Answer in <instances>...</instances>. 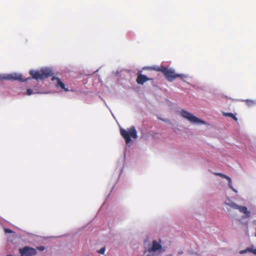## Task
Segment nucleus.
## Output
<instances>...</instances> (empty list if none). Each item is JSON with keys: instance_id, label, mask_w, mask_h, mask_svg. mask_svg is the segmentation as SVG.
Segmentation results:
<instances>
[{"instance_id": "f257e3e1", "label": "nucleus", "mask_w": 256, "mask_h": 256, "mask_svg": "<svg viewBox=\"0 0 256 256\" xmlns=\"http://www.w3.org/2000/svg\"><path fill=\"white\" fill-rule=\"evenodd\" d=\"M148 69L154 70L157 72H161L164 75L166 79L169 82H172L177 78H186L184 74H176L174 70L168 68L163 66L161 67H152L148 68Z\"/></svg>"}, {"instance_id": "f03ea898", "label": "nucleus", "mask_w": 256, "mask_h": 256, "mask_svg": "<svg viewBox=\"0 0 256 256\" xmlns=\"http://www.w3.org/2000/svg\"><path fill=\"white\" fill-rule=\"evenodd\" d=\"M164 251L165 248L162 246L160 240H154L144 252H148L146 256H160Z\"/></svg>"}, {"instance_id": "7ed1b4c3", "label": "nucleus", "mask_w": 256, "mask_h": 256, "mask_svg": "<svg viewBox=\"0 0 256 256\" xmlns=\"http://www.w3.org/2000/svg\"><path fill=\"white\" fill-rule=\"evenodd\" d=\"M30 74L34 79L42 80L52 76L53 72L49 68H42L39 70H30Z\"/></svg>"}, {"instance_id": "20e7f679", "label": "nucleus", "mask_w": 256, "mask_h": 256, "mask_svg": "<svg viewBox=\"0 0 256 256\" xmlns=\"http://www.w3.org/2000/svg\"><path fill=\"white\" fill-rule=\"evenodd\" d=\"M120 132L122 138L124 139L126 145H128L131 142V138L134 139L138 138L137 132L134 126H130L127 130L120 128Z\"/></svg>"}, {"instance_id": "39448f33", "label": "nucleus", "mask_w": 256, "mask_h": 256, "mask_svg": "<svg viewBox=\"0 0 256 256\" xmlns=\"http://www.w3.org/2000/svg\"><path fill=\"white\" fill-rule=\"evenodd\" d=\"M224 204L233 209L238 210L240 212L244 214L245 218H248L250 217V212L248 210L246 206L238 205L236 203L230 200V199L226 200L224 202Z\"/></svg>"}, {"instance_id": "423d86ee", "label": "nucleus", "mask_w": 256, "mask_h": 256, "mask_svg": "<svg viewBox=\"0 0 256 256\" xmlns=\"http://www.w3.org/2000/svg\"><path fill=\"white\" fill-rule=\"evenodd\" d=\"M182 117L188 120L190 122L194 124H203L206 122L197 117L194 116L192 113H180Z\"/></svg>"}, {"instance_id": "0eeeda50", "label": "nucleus", "mask_w": 256, "mask_h": 256, "mask_svg": "<svg viewBox=\"0 0 256 256\" xmlns=\"http://www.w3.org/2000/svg\"><path fill=\"white\" fill-rule=\"evenodd\" d=\"M20 256H34L37 254L36 249L27 246L19 250Z\"/></svg>"}, {"instance_id": "6e6552de", "label": "nucleus", "mask_w": 256, "mask_h": 256, "mask_svg": "<svg viewBox=\"0 0 256 256\" xmlns=\"http://www.w3.org/2000/svg\"><path fill=\"white\" fill-rule=\"evenodd\" d=\"M30 78L24 79L22 78V76L17 74H10L4 76H0V79L2 80H18L20 82H26Z\"/></svg>"}, {"instance_id": "1a4fd4ad", "label": "nucleus", "mask_w": 256, "mask_h": 256, "mask_svg": "<svg viewBox=\"0 0 256 256\" xmlns=\"http://www.w3.org/2000/svg\"><path fill=\"white\" fill-rule=\"evenodd\" d=\"M52 80L56 81V86L57 88H60L64 90L66 92L68 91V88H66L64 84V82H62L60 78H56L55 76H53L52 78Z\"/></svg>"}, {"instance_id": "9d476101", "label": "nucleus", "mask_w": 256, "mask_h": 256, "mask_svg": "<svg viewBox=\"0 0 256 256\" xmlns=\"http://www.w3.org/2000/svg\"><path fill=\"white\" fill-rule=\"evenodd\" d=\"M152 80V78H149L145 75L142 74L140 73H138L136 82L138 84L142 85L145 82Z\"/></svg>"}, {"instance_id": "9b49d317", "label": "nucleus", "mask_w": 256, "mask_h": 256, "mask_svg": "<svg viewBox=\"0 0 256 256\" xmlns=\"http://www.w3.org/2000/svg\"><path fill=\"white\" fill-rule=\"evenodd\" d=\"M246 104L249 107L254 106L256 105V100H244Z\"/></svg>"}, {"instance_id": "f8f14e48", "label": "nucleus", "mask_w": 256, "mask_h": 256, "mask_svg": "<svg viewBox=\"0 0 256 256\" xmlns=\"http://www.w3.org/2000/svg\"><path fill=\"white\" fill-rule=\"evenodd\" d=\"M223 114L225 116H230L236 121L238 120L236 116V113H223Z\"/></svg>"}, {"instance_id": "ddd939ff", "label": "nucleus", "mask_w": 256, "mask_h": 256, "mask_svg": "<svg viewBox=\"0 0 256 256\" xmlns=\"http://www.w3.org/2000/svg\"><path fill=\"white\" fill-rule=\"evenodd\" d=\"M227 214L229 218L232 220H236V216L232 214V210L229 208H227Z\"/></svg>"}, {"instance_id": "4468645a", "label": "nucleus", "mask_w": 256, "mask_h": 256, "mask_svg": "<svg viewBox=\"0 0 256 256\" xmlns=\"http://www.w3.org/2000/svg\"><path fill=\"white\" fill-rule=\"evenodd\" d=\"M228 181V186L234 191V192H238V191L236 190L235 188H234L232 186V180L231 178L228 177V178L226 179Z\"/></svg>"}, {"instance_id": "2eb2a0df", "label": "nucleus", "mask_w": 256, "mask_h": 256, "mask_svg": "<svg viewBox=\"0 0 256 256\" xmlns=\"http://www.w3.org/2000/svg\"><path fill=\"white\" fill-rule=\"evenodd\" d=\"M157 117L158 119H160V120H162V121H164L166 123H168V124H170V121L168 119V118H162L161 116V114H158L157 116Z\"/></svg>"}, {"instance_id": "dca6fc26", "label": "nucleus", "mask_w": 256, "mask_h": 256, "mask_svg": "<svg viewBox=\"0 0 256 256\" xmlns=\"http://www.w3.org/2000/svg\"><path fill=\"white\" fill-rule=\"evenodd\" d=\"M216 174L217 175V176H220L222 178H224L226 179H227L229 177V176H226L225 174H222V173H216Z\"/></svg>"}, {"instance_id": "f3484780", "label": "nucleus", "mask_w": 256, "mask_h": 256, "mask_svg": "<svg viewBox=\"0 0 256 256\" xmlns=\"http://www.w3.org/2000/svg\"><path fill=\"white\" fill-rule=\"evenodd\" d=\"M250 248H247L246 250H240V254H244L245 253H246L247 252H250Z\"/></svg>"}, {"instance_id": "a211bd4d", "label": "nucleus", "mask_w": 256, "mask_h": 256, "mask_svg": "<svg viewBox=\"0 0 256 256\" xmlns=\"http://www.w3.org/2000/svg\"><path fill=\"white\" fill-rule=\"evenodd\" d=\"M105 250H106V248L104 247H103L102 248H101L98 251V253L100 254H104V252H105Z\"/></svg>"}, {"instance_id": "6ab92c4d", "label": "nucleus", "mask_w": 256, "mask_h": 256, "mask_svg": "<svg viewBox=\"0 0 256 256\" xmlns=\"http://www.w3.org/2000/svg\"><path fill=\"white\" fill-rule=\"evenodd\" d=\"M4 232L7 234V233H14V232L13 231H12V230L8 229V228H5L4 229Z\"/></svg>"}, {"instance_id": "aec40b11", "label": "nucleus", "mask_w": 256, "mask_h": 256, "mask_svg": "<svg viewBox=\"0 0 256 256\" xmlns=\"http://www.w3.org/2000/svg\"><path fill=\"white\" fill-rule=\"evenodd\" d=\"M37 249L38 250H39L42 251L45 250V247L44 246H40L37 247Z\"/></svg>"}, {"instance_id": "412c9836", "label": "nucleus", "mask_w": 256, "mask_h": 256, "mask_svg": "<svg viewBox=\"0 0 256 256\" xmlns=\"http://www.w3.org/2000/svg\"><path fill=\"white\" fill-rule=\"evenodd\" d=\"M250 252L256 255V248L254 249L252 248H250Z\"/></svg>"}, {"instance_id": "4be33fe9", "label": "nucleus", "mask_w": 256, "mask_h": 256, "mask_svg": "<svg viewBox=\"0 0 256 256\" xmlns=\"http://www.w3.org/2000/svg\"><path fill=\"white\" fill-rule=\"evenodd\" d=\"M32 90H31L30 88H28V89L27 90H26V94L28 95H30V94H32Z\"/></svg>"}, {"instance_id": "5701e85b", "label": "nucleus", "mask_w": 256, "mask_h": 256, "mask_svg": "<svg viewBox=\"0 0 256 256\" xmlns=\"http://www.w3.org/2000/svg\"><path fill=\"white\" fill-rule=\"evenodd\" d=\"M183 254V252L182 251H180L178 252V255H180V254Z\"/></svg>"}, {"instance_id": "b1692460", "label": "nucleus", "mask_w": 256, "mask_h": 256, "mask_svg": "<svg viewBox=\"0 0 256 256\" xmlns=\"http://www.w3.org/2000/svg\"><path fill=\"white\" fill-rule=\"evenodd\" d=\"M180 112H186V110H182Z\"/></svg>"}]
</instances>
